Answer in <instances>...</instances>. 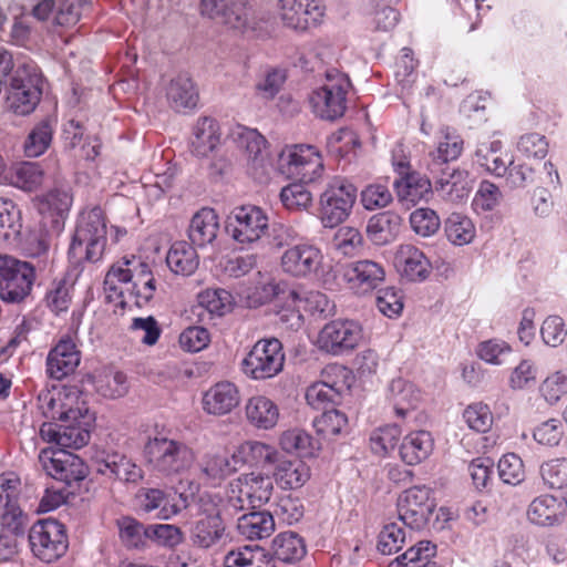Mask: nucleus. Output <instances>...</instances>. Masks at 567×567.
I'll return each mask as SVG.
<instances>
[{
    "mask_svg": "<svg viewBox=\"0 0 567 567\" xmlns=\"http://www.w3.org/2000/svg\"><path fill=\"white\" fill-rule=\"evenodd\" d=\"M66 400L61 403L60 424L43 423L40 435L44 441L55 443L60 450L81 449L90 441L94 413L76 393L68 395Z\"/></svg>",
    "mask_w": 567,
    "mask_h": 567,
    "instance_id": "1",
    "label": "nucleus"
},
{
    "mask_svg": "<svg viewBox=\"0 0 567 567\" xmlns=\"http://www.w3.org/2000/svg\"><path fill=\"white\" fill-rule=\"evenodd\" d=\"M143 457L148 468L161 477H174L188 471L195 462V452L185 442L161 432L148 435L143 445Z\"/></svg>",
    "mask_w": 567,
    "mask_h": 567,
    "instance_id": "2",
    "label": "nucleus"
},
{
    "mask_svg": "<svg viewBox=\"0 0 567 567\" xmlns=\"http://www.w3.org/2000/svg\"><path fill=\"white\" fill-rule=\"evenodd\" d=\"M106 246V225L102 210L94 207L80 215L78 225L69 248V257L73 262L83 260L99 261Z\"/></svg>",
    "mask_w": 567,
    "mask_h": 567,
    "instance_id": "3",
    "label": "nucleus"
},
{
    "mask_svg": "<svg viewBox=\"0 0 567 567\" xmlns=\"http://www.w3.org/2000/svg\"><path fill=\"white\" fill-rule=\"evenodd\" d=\"M42 82V74L34 62L19 64L11 78L8 109L17 115L32 113L41 100Z\"/></svg>",
    "mask_w": 567,
    "mask_h": 567,
    "instance_id": "4",
    "label": "nucleus"
},
{
    "mask_svg": "<svg viewBox=\"0 0 567 567\" xmlns=\"http://www.w3.org/2000/svg\"><path fill=\"white\" fill-rule=\"evenodd\" d=\"M351 86L349 78L336 69L328 70L324 83L309 96L312 112L320 118L334 121L347 110V94Z\"/></svg>",
    "mask_w": 567,
    "mask_h": 567,
    "instance_id": "5",
    "label": "nucleus"
},
{
    "mask_svg": "<svg viewBox=\"0 0 567 567\" xmlns=\"http://www.w3.org/2000/svg\"><path fill=\"white\" fill-rule=\"evenodd\" d=\"M357 200V187L347 178L330 179L319 198V217L326 228L343 223Z\"/></svg>",
    "mask_w": 567,
    "mask_h": 567,
    "instance_id": "6",
    "label": "nucleus"
},
{
    "mask_svg": "<svg viewBox=\"0 0 567 567\" xmlns=\"http://www.w3.org/2000/svg\"><path fill=\"white\" fill-rule=\"evenodd\" d=\"M274 491L269 475L251 472L241 474L229 483L226 506L230 511H246L267 503Z\"/></svg>",
    "mask_w": 567,
    "mask_h": 567,
    "instance_id": "7",
    "label": "nucleus"
},
{
    "mask_svg": "<svg viewBox=\"0 0 567 567\" xmlns=\"http://www.w3.org/2000/svg\"><path fill=\"white\" fill-rule=\"evenodd\" d=\"M228 136L236 147L243 152L247 173L254 179L260 183L265 182L271 167L265 137L257 130L240 124L234 125Z\"/></svg>",
    "mask_w": 567,
    "mask_h": 567,
    "instance_id": "8",
    "label": "nucleus"
},
{
    "mask_svg": "<svg viewBox=\"0 0 567 567\" xmlns=\"http://www.w3.org/2000/svg\"><path fill=\"white\" fill-rule=\"evenodd\" d=\"M35 280L34 267L9 255H0V298L21 302L31 292Z\"/></svg>",
    "mask_w": 567,
    "mask_h": 567,
    "instance_id": "9",
    "label": "nucleus"
},
{
    "mask_svg": "<svg viewBox=\"0 0 567 567\" xmlns=\"http://www.w3.org/2000/svg\"><path fill=\"white\" fill-rule=\"evenodd\" d=\"M284 364L281 342L276 338L261 339L241 361V370L250 379L267 380L281 372Z\"/></svg>",
    "mask_w": 567,
    "mask_h": 567,
    "instance_id": "10",
    "label": "nucleus"
},
{
    "mask_svg": "<svg viewBox=\"0 0 567 567\" xmlns=\"http://www.w3.org/2000/svg\"><path fill=\"white\" fill-rule=\"evenodd\" d=\"M28 538L32 554L45 563L59 559L69 547L64 525L52 518L33 524Z\"/></svg>",
    "mask_w": 567,
    "mask_h": 567,
    "instance_id": "11",
    "label": "nucleus"
},
{
    "mask_svg": "<svg viewBox=\"0 0 567 567\" xmlns=\"http://www.w3.org/2000/svg\"><path fill=\"white\" fill-rule=\"evenodd\" d=\"M269 219L258 206L235 207L227 217L226 231L238 244L251 245L259 241L268 231Z\"/></svg>",
    "mask_w": 567,
    "mask_h": 567,
    "instance_id": "12",
    "label": "nucleus"
},
{
    "mask_svg": "<svg viewBox=\"0 0 567 567\" xmlns=\"http://www.w3.org/2000/svg\"><path fill=\"white\" fill-rule=\"evenodd\" d=\"M280 298L285 303L284 309L279 312L280 320L289 322L292 328L301 326V311L327 316L334 307L327 295L315 290L305 291L301 288L284 290Z\"/></svg>",
    "mask_w": 567,
    "mask_h": 567,
    "instance_id": "13",
    "label": "nucleus"
},
{
    "mask_svg": "<svg viewBox=\"0 0 567 567\" xmlns=\"http://www.w3.org/2000/svg\"><path fill=\"white\" fill-rule=\"evenodd\" d=\"M200 12L240 32L255 30L257 25L255 11L245 0H202Z\"/></svg>",
    "mask_w": 567,
    "mask_h": 567,
    "instance_id": "14",
    "label": "nucleus"
},
{
    "mask_svg": "<svg viewBox=\"0 0 567 567\" xmlns=\"http://www.w3.org/2000/svg\"><path fill=\"white\" fill-rule=\"evenodd\" d=\"M426 486H413L404 491L398 499V513L401 523L411 529L424 528L436 506Z\"/></svg>",
    "mask_w": 567,
    "mask_h": 567,
    "instance_id": "15",
    "label": "nucleus"
},
{
    "mask_svg": "<svg viewBox=\"0 0 567 567\" xmlns=\"http://www.w3.org/2000/svg\"><path fill=\"white\" fill-rule=\"evenodd\" d=\"M280 164L288 166V173L302 182H315L321 176L323 161L313 145L296 144L285 147L279 154Z\"/></svg>",
    "mask_w": 567,
    "mask_h": 567,
    "instance_id": "16",
    "label": "nucleus"
},
{
    "mask_svg": "<svg viewBox=\"0 0 567 567\" xmlns=\"http://www.w3.org/2000/svg\"><path fill=\"white\" fill-rule=\"evenodd\" d=\"M122 264L124 271L120 276L126 279V293L138 308L148 305L156 290L150 266L135 256L123 258Z\"/></svg>",
    "mask_w": 567,
    "mask_h": 567,
    "instance_id": "17",
    "label": "nucleus"
},
{
    "mask_svg": "<svg viewBox=\"0 0 567 567\" xmlns=\"http://www.w3.org/2000/svg\"><path fill=\"white\" fill-rule=\"evenodd\" d=\"M39 462L45 473L52 478L71 485L86 476V466L75 454L65 450L43 449Z\"/></svg>",
    "mask_w": 567,
    "mask_h": 567,
    "instance_id": "18",
    "label": "nucleus"
},
{
    "mask_svg": "<svg viewBox=\"0 0 567 567\" xmlns=\"http://www.w3.org/2000/svg\"><path fill=\"white\" fill-rule=\"evenodd\" d=\"M323 259L318 246L303 243L288 247L280 257V266L289 276L308 278L322 269Z\"/></svg>",
    "mask_w": 567,
    "mask_h": 567,
    "instance_id": "19",
    "label": "nucleus"
},
{
    "mask_svg": "<svg viewBox=\"0 0 567 567\" xmlns=\"http://www.w3.org/2000/svg\"><path fill=\"white\" fill-rule=\"evenodd\" d=\"M362 339V328L353 320H334L327 323L318 336V346L332 354L354 349Z\"/></svg>",
    "mask_w": 567,
    "mask_h": 567,
    "instance_id": "20",
    "label": "nucleus"
},
{
    "mask_svg": "<svg viewBox=\"0 0 567 567\" xmlns=\"http://www.w3.org/2000/svg\"><path fill=\"white\" fill-rule=\"evenodd\" d=\"M226 527L220 517L219 508L214 505H203L198 517L189 529L192 545L199 549H209L225 538Z\"/></svg>",
    "mask_w": 567,
    "mask_h": 567,
    "instance_id": "21",
    "label": "nucleus"
},
{
    "mask_svg": "<svg viewBox=\"0 0 567 567\" xmlns=\"http://www.w3.org/2000/svg\"><path fill=\"white\" fill-rule=\"evenodd\" d=\"M284 23L297 31L319 25L324 16L321 0H279Z\"/></svg>",
    "mask_w": 567,
    "mask_h": 567,
    "instance_id": "22",
    "label": "nucleus"
},
{
    "mask_svg": "<svg viewBox=\"0 0 567 567\" xmlns=\"http://www.w3.org/2000/svg\"><path fill=\"white\" fill-rule=\"evenodd\" d=\"M342 277L351 290L364 295L379 288L385 279V270L374 260L362 259L347 264Z\"/></svg>",
    "mask_w": 567,
    "mask_h": 567,
    "instance_id": "23",
    "label": "nucleus"
},
{
    "mask_svg": "<svg viewBox=\"0 0 567 567\" xmlns=\"http://www.w3.org/2000/svg\"><path fill=\"white\" fill-rule=\"evenodd\" d=\"M73 203L71 187L68 184H59L37 199V207L44 217L53 218V228L59 234L64 227V219L68 216Z\"/></svg>",
    "mask_w": 567,
    "mask_h": 567,
    "instance_id": "24",
    "label": "nucleus"
},
{
    "mask_svg": "<svg viewBox=\"0 0 567 567\" xmlns=\"http://www.w3.org/2000/svg\"><path fill=\"white\" fill-rule=\"evenodd\" d=\"M527 517L539 526L561 524L567 518V492L561 497L548 494L535 497L528 505Z\"/></svg>",
    "mask_w": 567,
    "mask_h": 567,
    "instance_id": "25",
    "label": "nucleus"
},
{
    "mask_svg": "<svg viewBox=\"0 0 567 567\" xmlns=\"http://www.w3.org/2000/svg\"><path fill=\"white\" fill-rule=\"evenodd\" d=\"M470 192L468 173L460 168L446 167L441 172L433 186V194L452 205L463 204L468 198Z\"/></svg>",
    "mask_w": 567,
    "mask_h": 567,
    "instance_id": "26",
    "label": "nucleus"
},
{
    "mask_svg": "<svg viewBox=\"0 0 567 567\" xmlns=\"http://www.w3.org/2000/svg\"><path fill=\"white\" fill-rule=\"evenodd\" d=\"M81 353L75 342L66 337L52 348L47 358V373L50 378L62 380L75 371Z\"/></svg>",
    "mask_w": 567,
    "mask_h": 567,
    "instance_id": "27",
    "label": "nucleus"
},
{
    "mask_svg": "<svg viewBox=\"0 0 567 567\" xmlns=\"http://www.w3.org/2000/svg\"><path fill=\"white\" fill-rule=\"evenodd\" d=\"M240 393L238 388L229 381H221L212 385L203 395L202 404L210 415H226L239 405Z\"/></svg>",
    "mask_w": 567,
    "mask_h": 567,
    "instance_id": "28",
    "label": "nucleus"
},
{
    "mask_svg": "<svg viewBox=\"0 0 567 567\" xmlns=\"http://www.w3.org/2000/svg\"><path fill=\"white\" fill-rule=\"evenodd\" d=\"M94 468L103 476L125 483H137L143 477L142 468L131 458L118 453H107L97 457Z\"/></svg>",
    "mask_w": 567,
    "mask_h": 567,
    "instance_id": "29",
    "label": "nucleus"
},
{
    "mask_svg": "<svg viewBox=\"0 0 567 567\" xmlns=\"http://www.w3.org/2000/svg\"><path fill=\"white\" fill-rule=\"evenodd\" d=\"M219 123L212 116H200L193 126L189 147L197 157H208L220 144Z\"/></svg>",
    "mask_w": 567,
    "mask_h": 567,
    "instance_id": "30",
    "label": "nucleus"
},
{
    "mask_svg": "<svg viewBox=\"0 0 567 567\" xmlns=\"http://www.w3.org/2000/svg\"><path fill=\"white\" fill-rule=\"evenodd\" d=\"M394 261L401 276L410 281L424 280L430 274V260L413 245H401L395 252Z\"/></svg>",
    "mask_w": 567,
    "mask_h": 567,
    "instance_id": "31",
    "label": "nucleus"
},
{
    "mask_svg": "<svg viewBox=\"0 0 567 567\" xmlns=\"http://www.w3.org/2000/svg\"><path fill=\"white\" fill-rule=\"evenodd\" d=\"M398 200L406 206L416 205L421 200L429 202L433 196L431 181L416 172L400 176L393 183Z\"/></svg>",
    "mask_w": 567,
    "mask_h": 567,
    "instance_id": "32",
    "label": "nucleus"
},
{
    "mask_svg": "<svg viewBox=\"0 0 567 567\" xmlns=\"http://www.w3.org/2000/svg\"><path fill=\"white\" fill-rule=\"evenodd\" d=\"M385 398L395 415L404 419L411 411L417 408L421 393L410 381L396 378L388 385Z\"/></svg>",
    "mask_w": 567,
    "mask_h": 567,
    "instance_id": "33",
    "label": "nucleus"
},
{
    "mask_svg": "<svg viewBox=\"0 0 567 567\" xmlns=\"http://www.w3.org/2000/svg\"><path fill=\"white\" fill-rule=\"evenodd\" d=\"M402 218L399 214L386 210L371 216L367 223L368 238L377 246L393 243L400 234Z\"/></svg>",
    "mask_w": 567,
    "mask_h": 567,
    "instance_id": "34",
    "label": "nucleus"
},
{
    "mask_svg": "<svg viewBox=\"0 0 567 567\" xmlns=\"http://www.w3.org/2000/svg\"><path fill=\"white\" fill-rule=\"evenodd\" d=\"M309 478V466L298 457H286L281 455L275 465L274 480L281 489L300 488Z\"/></svg>",
    "mask_w": 567,
    "mask_h": 567,
    "instance_id": "35",
    "label": "nucleus"
},
{
    "mask_svg": "<svg viewBox=\"0 0 567 567\" xmlns=\"http://www.w3.org/2000/svg\"><path fill=\"white\" fill-rule=\"evenodd\" d=\"M140 509L146 514L154 513L153 517L168 520L176 516L179 506L159 488H142L136 495Z\"/></svg>",
    "mask_w": 567,
    "mask_h": 567,
    "instance_id": "36",
    "label": "nucleus"
},
{
    "mask_svg": "<svg viewBox=\"0 0 567 567\" xmlns=\"http://www.w3.org/2000/svg\"><path fill=\"white\" fill-rule=\"evenodd\" d=\"M434 440L432 434L424 430L406 434L400 445V456L408 465H417L425 461L433 452Z\"/></svg>",
    "mask_w": 567,
    "mask_h": 567,
    "instance_id": "37",
    "label": "nucleus"
},
{
    "mask_svg": "<svg viewBox=\"0 0 567 567\" xmlns=\"http://www.w3.org/2000/svg\"><path fill=\"white\" fill-rule=\"evenodd\" d=\"M245 415L254 427L270 430L278 423L279 409L269 398L255 395L248 399L245 405Z\"/></svg>",
    "mask_w": 567,
    "mask_h": 567,
    "instance_id": "38",
    "label": "nucleus"
},
{
    "mask_svg": "<svg viewBox=\"0 0 567 567\" xmlns=\"http://www.w3.org/2000/svg\"><path fill=\"white\" fill-rule=\"evenodd\" d=\"M218 229L216 212L213 208H202L190 220L188 237L193 245L204 247L216 239Z\"/></svg>",
    "mask_w": 567,
    "mask_h": 567,
    "instance_id": "39",
    "label": "nucleus"
},
{
    "mask_svg": "<svg viewBox=\"0 0 567 567\" xmlns=\"http://www.w3.org/2000/svg\"><path fill=\"white\" fill-rule=\"evenodd\" d=\"M237 530L247 539H262L274 533L275 520L269 512L251 511L238 517Z\"/></svg>",
    "mask_w": 567,
    "mask_h": 567,
    "instance_id": "40",
    "label": "nucleus"
},
{
    "mask_svg": "<svg viewBox=\"0 0 567 567\" xmlns=\"http://www.w3.org/2000/svg\"><path fill=\"white\" fill-rule=\"evenodd\" d=\"M166 96L169 105L177 112L193 110L198 101V92L187 74H178L171 80Z\"/></svg>",
    "mask_w": 567,
    "mask_h": 567,
    "instance_id": "41",
    "label": "nucleus"
},
{
    "mask_svg": "<svg viewBox=\"0 0 567 567\" xmlns=\"http://www.w3.org/2000/svg\"><path fill=\"white\" fill-rule=\"evenodd\" d=\"M166 264L174 274L190 276L199 266V257L192 244L181 240L171 246Z\"/></svg>",
    "mask_w": 567,
    "mask_h": 567,
    "instance_id": "42",
    "label": "nucleus"
},
{
    "mask_svg": "<svg viewBox=\"0 0 567 567\" xmlns=\"http://www.w3.org/2000/svg\"><path fill=\"white\" fill-rule=\"evenodd\" d=\"M508 155L505 157L502 153V142L493 141L491 143H482L475 152L476 163L485 168L486 172L497 176L504 177L508 171Z\"/></svg>",
    "mask_w": 567,
    "mask_h": 567,
    "instance_id": "43",
    "label": "nucleus"
},
{
    "mask_svg": "<svg viewBox=\"0 0 567 567\" xmlns=\"http://www.w3.org/2000/svg\"><path fill=\"white\" fill-rule=\"evenodd\" d=\"M274 556L282 563L292 564L306 555V545L301 536L295 532L278 534L271 544Z\"/></svg>",
    "mask_w": 567,
    "mask_h": 567,
    "instance_id": "44",
    "label": "nucleus"
},
{
    "mask_svg": "<svg viewBox=\"0 0 567 567\" xmlns=\"http://www.w3.org/2000/svg\"><path fill=\"white\" fill-rule=\"evenodd\" d=\"M396 6L388 0H371L368 17L372 29L383 32L392 30L400 20Z\"/></svg>",
    "mask_w": 567,
    "mask_h": 567,
    "instance_id": "45",
    "label": "nucleus"
},
{
    "mask_svg": "<svg viewBox=\"0 0 567 567\" xmlns=\"http://www.w3.org/2000/svg\"><path fill=\"white\" fill-rule=\"evenodd\" d=\"M447 240L455 246L468 245L476 235L472 219L460 213H452L444 221Z\"/></svg>",
    "mask_w": 567,
    "mask_h": 567,
    "instance_id": "46",
    "label": "nucleus"
},
{
    "mask_svg": "<svg viewBox=\"0 0 567 567\" xmlns=\"http://www.w3.org/2000/svg\"><path fill=\"white\" fill-rule=\"evenodd\" d=\"M462 152V137L446 130V132L443 133V137L439 142L436 150L430 153L432 162L429 165V168L434 173L442 164L456 161L461 156Z\"/></svg>",
    "mask_w": 567,
    "mask_h": 567,
    "instance_id": "47",
    "label": "nucleus"
},
{
    "mask_svg": "<svg viewBox=\"0 0 567 567\" xmlns=\"http://www.w3.org/2000/svg\"><path fill=\"white\" fill-rule=\"evenodd\" d=\"M95 390L105 398H120L127 391L126 375L111 368L99 371L94 378Z\"/></svg>",
    "mask_w": 567,
    "mask_h": 567,
    "instance_id": "48",
    "label": "nucleus"
},
{
    "mask_svg": "<svg viewBox=\"0 0 567 567\" xmlns=\"http://www.w3.org/2000/svg\"><path fill=\"white\" fill-rule=\"evenodd\" d=\"M225 567H272L258 546H243L230 550L224 558Z\"/></svg>",
    "mask_w": 567,
    "mask_h": 567,
    "instance_id": "49",
    "label": "nucleus"
},
{
    "mask_svg": "<svg viewBox=\"0 0 567 567\" xmlns=\"http://www.w3.org/2000/svg\"><path fill=\"white\" fill-rule=\"evenodd\" d=\"M342 391L343 383L339 385L337 382L320 381L308 386L306 400L316 410L326 409L327 405L339 401Z\"/></svg>",
    "mask_w": 567,
    "mask_h": 567,
    "instance_id": "50",
    "label": "nucleus"
},
{
    "mask_svg": "<svg viewBox=\"0 0 567 567\" xmlns=\"http://www.w3.org/2000/svg\"><path fill=\"white\" fill-rule=\"evenodd\" d=\"M52 135L53 124L50 120L47 118L38 123L24 141V154L28 157H38L42 155L50 146Z\"/></svg>",
    "mask_w": 567,
    "mask_h": 567,
    "instance_id": "51",
    "label": "nucleus"
},
{
    "mask_svg": "<svg viewBox=\"0 0 567 567\" xmlns=\"http://www.w3.org/2000/svg\"><path fill=\"white\" fill-rule=\"evenodd\" d=\"M10 182L23 190H33L43 182V171L37 163L24 162L12 166Z\"/></svg>",
    "mask_w": 567,
    "mask_h": 567,
    "instance_id": "52",
    "label": "nucleus"
},
{
    "mask_svg": "<svg viewBox=\"0 0 567 567\" xmlns=\"http://www.w3.org/2000/svg\"><path fill=\"white\" fill-rule=\"evenodd\" d=\"M312 425L319 435L332 439L347 429L348 417L341 411L331 409L315 417Z\"/></svg>",
    "mask_w": 567,
    "mask_h": 567,
    "instance_id": "53",
    "label": "nucleus"
},
{
    "mask_svg": "<svg viewBox=\"0 0 567 567\" xmlns=\"http://www.w3.org/2000/svg\"><path fill=\"white\" fill-rule=\"evenodd\" d=\"M333 246L341 255L353 257L363 251L364 239L359 229L343 226L337 230L333 237Z\"/></svg>",
    "mask_w": 567,
    "mask_h": 567,
    "instance_id": "54",
    "label": "nucleus"
},
{
    "mask_svg": "<svg viewBox=\"0 0 567 567\" xmlns=\"http://www.w3.org/2000/svg\"><path fill=\"white\" fill-rule=\"evenodd\" d=\"M241 451L249 462L261 467L276 465L282 455L276 446L259 441L245 442Z\"/></svg>",
    "mask_w": 567,
    "mask_h": 567,
    "instance_id": "55",
    "label": "nucleus"
},
{
    "mask_svg": "<svg viewBox=\"0 0 567 567\" xmlns=\"http://www.w3.org/2000/svg\"><path fill=\"white\" fill-rule=\"evenodd\" d=\"M539 474L548 488L567 492V458H555L543 463Z\"/></svg>",
    "mask_w": 567,
    "mask_h": 567,
    "instance_id": "56",
    "label": "nucleus"
},
{
    "mask_svg": "<svg viewBox=\"0 0 567 567\" xmlns=\"http://www.w3.org/2000/svg\"><path fill=\"white\" fill-rule=\"evenodd\" d=\"M306 183H291L281 189L280 200L288 210H302L311 205L312 195Z\"/></svg>",
    "mask_w": 567,
    "mask_h": 567,
    "instance_id": "57",
    "label": "nucleus"
},
{
    "mask_svg": "<svg viewBox=\"0 0 567 567\" xmlns=\"http://www.w3.org/2000/svg\"><path fill=\"white\" fill-rule=\"evenodd\" d=\"M463 419L467 426L477 433L488 432L494 422L489 406L483 402L470 404L463 412Z\"/></svg>",
    "mask_w": 567,
    "mask_h": 567,
    "instance_id": "58",
    "label": "nucleus"
},
{
    "mask_svg": "<svg viewBox=\"0 0 567 567\" xmlns=\"http://www.w3.org/2000/svg\"><path fill=\"white\" fill-rule=\"evenodd\" d=\"M412 230L421 237H431L437 233L441 219L431 208H416L410 215Z\"/></svg>",
    "mask_w": 567,
    "mask_h": 567,
    "instance_id": "59",
    "label": "nucleus"
},
{
    "mask_svg": "<svg viewBox=\"0 0 567 567\" xmlns=\"http://www.w3.org/2000/svg\"><path fill=\"white\" fill-rule=\"evenodd\" d=\"M511 353V346L506 341L496 338L482 341L476 348L477 357L493 365H502Z\"/></svg>",
    "mask_w": 567,
    "mask_h": 567,
    "instance_id": "60",
    "label": "nucleus"
},
{
    "mask_svg": "<svg viewBox=\"0 0 567 567\" xmlns=\"http://www.w3.org/2000/svg\"><path fill=\"white\" fill-rule=\"evenodd\" d=\"M235 471L228 457L207 455L199 465V480L205 482L221 480Z\"/></svg>",
    "mask_w": 567,
    "mask_h": 567,
    "instance_id": "61",
    "label": "nucleus"
},
{
    "mask_svg": "<svg viewBox=\"0 0 567 567\" xmlns=\"http://www.w3.org/2000/svg\"><path fill=\"white\" fill-rule=\"evenodd\" d=\"M401 436L398 425H386L374 430L370 436V445L373 453L386 455L394 450Z\"/></svg>",
    "mask_w": 567,
    "mask_h": 567,
    "instance_id": "62",
    "label": "nucleus"
},
{
    "mask_svg": "<svg viewBox=\"0 0 567 567\" xmlns=\"http://www.w3.org/2000/svg\"><path fill=\"white\" fill-rule=\"evenodd\" d=\"M405 543V532L399 523L386 524L379 534L378 549L383 555L399 551Z\"/></svg>",
    "mask_w": 567,
    "mask_h": 567,
    "instance_id": "63",
    "label": "nucleus"
},
{
    "mask_svg": "<svg viewBox=\"0 0 567 567\" xmlns=\"http://www.w3.org/2000/svg\"><path fill=\"white\" fill-rule=\"evenodd\" d=\"M501 199L499 188L488 181H483L475 193L472 206L476 213H486L495 209Z\"/></svg>",
    "mask_w": 567,
    "mask_h": 567,
    "instance_id": "64",
    "label": "nucleus"
}]
</instances>
